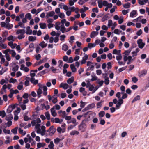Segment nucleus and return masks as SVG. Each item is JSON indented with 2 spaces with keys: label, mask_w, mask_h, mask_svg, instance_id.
I'll use <instances>...</instances> for the list:
<instances>
[{
  "label": "nucleus",
  "mask_w": 149,
  "mask_h": 149,
  "mask_svg": "<svg viewBox=\"0 0 149 149\" xmlns=\"http://www.w3.org/2000/svg\"><path fill=\"white\" fill-rule=\"evenodd\" d=\"M38 85L39 87L37 91L38 97H40V95L42 93L44 95L46 96L47 94V90L46 86L40 84H38Z\"/></svg>",
  "instance_id": "f257e3e1"
},
{
  "label": "nucleus",
  "mask_w": 149,
  "mask_h": 149,
  "mask_svg": "<svg viewBox=\"0 0 149 149\" xmlns=\"http://www.w3.org/2000/svg\"><path fill=\"white\" fill-rule=\"evenodd\" d=\"M40 125H38L35 126V128L36 129V132L38 134H40L42 136H44L45 134V127L42 126L40 128Z\"/></svg>",
  "instance_id": "f03ea898"
},
{
  "label": "nucleus",
  "mask_w": 149,
  "mask_h": 149,
  "mask_svg": "<svg viewBox=\"0 0 149 149\" xmlns=\"http://www.w3.org/2000/svg\"><path fill=\"white\" fill-rule=\"evenodd\" d=\"M66 21L65 19H64L61 20V22L59 21L56 22L54 25L55 29L58 31L60 30L61 31V26L62 25H64V24L65 23Z\"/></svg>",
  "instance_id": "7ed1b4c3"
},
{
  "label": "nucleus",
  "mask_w": 149,
  "mask_h": 149,
  "mask_svg": "<svg viewBox=\"0 0 149 149\" xmlns=\"http://www.w3.org/2000/svg\"><path fill=\"white\" fill-rule=\"evenodd\" d=\"M26 33L25 30L24 29H18L16 32L17 35H18L17 38L19 39H21L25 37L24 34Z\"/></svg>",
  "instance_id": "20e7f679"
},
{
  "label": "nucleus",
  "mask_w": 149,
  "mask_h": 149,
  "mask_svg": "<svg viewBox=\"0 0 149 149\" xmlns=\"http://www.w3.org/2000/svg\"><path fill=\"white\" fill-rule=\"evenodd\" d=\"M73 29L72 26H70L67 29L65 27L64 25H62L61 27V31L63 33H64L65 32H68Z\"/></svg>",
  "instance_id": "39448f33"
},
{
  "label": "nucleus",
  "mask_w": 149,
  "mask_h": 149,
  "mask_svg": "<svg viewBox=\"0 0 149 149\" xmlns=\"http://www.w3.org/2000/svg\"><path fill=\"white\" fill-rule=\"evenodd\" d=\"M47 97L50 102L52 101V102L54 104L56 103L58 101L57 98L56 97L54 96L52 97L50 95H48Z\"/></svg>",
  "instance_id": "423d86ee"
},
{
  "label": "nucleus",
  "mask_w": 149,
  "mask_h": 149,
  "mask_svg": "<svg viewBox=\"0 0 149 149\" xmlns=\"http://www.w3.org/2000/svg\"><path fill=\"white\" fill-rule=\"evenodd\" d=\"M41 121L40 119L39 118H37L36 120H33L31 121V123L32 125L33 126H36L37 125H39L40 126V123Z\"/></svg>",
  "instance_id": "0eeeda50"
},
{
  "label": "nucleus",
  "mask_w": 149,
  "mask_h": 149,
  "mask_svg": "<svg viewBox=\"0 0 149 149\" xmlns=\"http://www.w3.org/2000/svg\"><path fill=\"white\" fill-rule=\"evenodd\" d=\"M24 140L25 143H26L28 142H31L33 141V139L32 138L29 134H28L27 135L26 137L24 138Z\"/></svg>",
  "instance_id": "6e6552de"
},
{
  "label": "nucleus",
  "mask_w": 149,
  "mask_h": 149,
  "mask_svg": "<svg viewBox=\"0 0 149 149\" xmlns=\"http://www.w3.org/2000/svg\"><path fill=\"white\" fill-rule=\"evenodd\" d=\"M139 47L141 49H142L145 45L144 43L142 42L141 39H139L137 41Z\"/></svg>",
  "instance_id": "1a4fd4ad"
},
{
  "label": "nucleus",
  "mask_w": 149,
  "mask_h": 149,
  "mask_svg": "<svg viewBox=\"0 0 149 149\" xmlns=\"http://www.w3.org/2000/svg\"><path fill=\"white\" fill-rule=\"evenodd\" d=\"M87 65L89 67L87 70H89L92 69L93 70V68L94 67V65L93 63L91 62L88 61L87 62Z\"/></svg>",
  "instance_id": "9d476101"
},
{
  "label": "nucleus",
  "mask_w": 149,
  "mask_h": 149,
  "mask_svg": "<svg viewBox=\"0 0 149 149\" xmlns=\"http://www.w3.org/2000/svg\"><path fill=\"white\" fill-rule=\"evenodd\" d=\"M147 73V71L145 70H144L139 72L138 76L140 77H143L146 75Z\"/></svg>",
  "instance_id": "9b49d317"
},
{
  "label": "nucleus",
  "mask_w": 149,
  "mask_h": 149,
  "mask_svg": "<svg viewBox=\"0 0 149 149\" xmlns=\"http://www.w3.org/2000/svg\"><path fill=\"white\" fill-rule=\"evenodd\" d=\"M56 131V129L53 126H51L48 130V131L49 132V135H53Z\"/></svg>",
  "instance_id": "f8f14e48"
},
{
  "label": "nucleus",
  "mask_w": 149,
  "mask_h": 149,
  "mask_svg": "<svg viewBox=\"0 0 149 149\" xmlns=\"http://www.w3.org/2000/svg\"><path fill=\"white\" fill-rule=\"evenodd\" d=\"M55 13L54 11H52L47 13L46 16V18H48L50 17H52L55 15Z\"/></svg>",
  "instance_id": "ddd939ff"
},
{
  "label": "nucleus",
  "mask_w": 149,
  "mask_h": 149,
  "mask_svg": "<svg viewBox=\"0 0 149 149\" xmlns=\"http://www.w3.org/2000/svg\"><path fill=\"white\" fill-rule=\"evenodd\" d=\"M59 87L60 88H62L63 89L65 90L69 87V85L67 83H61L60 84Z\"/></svg>",
  "instance_id": "4468645a"
},
{
  "label": "nucleus",
  "mask_w": 149,
  "mask_h": 149,
  "mask_svg": "<svg viewBox=\"0 0 149 149\" xmlns=\"http://www.w3.org/2000/svg\"><path fill=\"white\" fill-rule=\"evenodd\" d=\"M31 83L34 85H36L38 83V80H35L34 77H31L30 79Z\"/></svg>",
  "instance_id": "2eb2a0df"
},
{
  "label": "nucleus",
  "mask_w": 149,
  "mask_h": 149,
  "mask_svg": "<svg viewBox=\"0 0 149 149\" xmlns=\"http://www.w3.org/2000/svg\"><path fill=\"white\" fill-rule=\"evenodd\" d=\"M8 45L12 49H13L16 47L17 44L16 43H13L12 41H10L8 43Z\"/></svg>",
  "instance_id": "dca6fc26"
},
{
  "label": "nucleus",
  "mask_w": 149,
  "mask_h": 149,
  "mask_svg": "<svg viewBox=\"0 0 149 149\" xmlns=\"http://www.w3.org/2000/svg\"><path fill=\"white\" fill-rule=\"evenodd\" d=\"M131 49H129L125 50L123 53V56H129V55L131 51Z\"/></svg>",
  "instance_id": "f3484780"
},
{
  "label": "nucleus",
  "mask_w": 149,
  "mask_h": 149,
  "mask_svg": "<svg viewBox=\"0 0 149 149\" xmlns=\"http://www.w3.org/2000/svg\"><path fill=\"white\" fill-rule=\"evenodd\" d=\"M6 140L5 141V143L6 144H9L12 141V139L10 138L9 136H6Z\"/></svg>",
  "instance_id": "a211bd4d"
},
{
  "label": "nucleus",
  "mask_w": 149,
  "mask_h": 149,
  "mask_svg": "<svg viewBox=\"0 0 149 149\" xmlns=\"http://www.w3.org/2000/svg\"><path fill=\"white\" fill-rule=\"evenodd\" d=\"M52 115L54 117L56 116L57 115V113L56 112L55 109L53 107L51 108L50 109Z\"/></svg>",
  "instance_id": "6ab92c4d"
},
{
  "label": "nucleus",
  "mask_w": 149,
  "mask_h": 149,
  "mask_svg": "<svg viewBox=\"0 0 149 149\" xmlns=\"http://www.w3.org/2000/svg\"><path fill=\"white\" fill-rule=\"evenodd\" d=\"M132 57L131 56H124L123 57V60L125 62H126L127 61H131Z\"/></svg>",
  "instance_id": "aec40b11"
},
{
  "label": "nucleus",
  "mask_w": 149,
  "mask_h": 149,
  "mask_svg": "<svg viewBox=\"0 0 149 149\" xmlns=\"http://www.w3.org/2000/svg\"><path fill=\"white\" fill-rule=\"evenodd\" d=\"M65 128H61L60 127H57V130L59 133H64L65 132Z\"/></svg>",
  "instance_id": "412c9836"
},
{
  "label": "nucleus",
  "mask_w": 149,
  "mask_h": 149,
  "mask_svg": "<svg viewBox=\"0 0 149 149\" xmlns=\"http://www.w3.org/2000/svg\"><path fill=\"white\" fill-rule=\"evenodd\" d=\"M15 38H16L15 36L10 35L7 38V39L8 40L11 41L13 42L15 40Z\"/></svg>",
  "instance_id": "4be33fe9"
},
{
  "label": "nucleus",
  "mask_w": 149,
  "mask_h": 149,
  "mask_svg": "<svg viewBox=\"0 0 149 149\" xmlns=\"http://www.w3.org/2000/svg\"><path fill=\"white\" fill-rule=\"evenodd\" d=\"M36 4V2L35 1H33L26 5V6L27 7H31V8L35 6Z\"/></svg>",
  "instance_id": "5701e85b"
},
{
  "label": "nucleus",
  "mask_w": 149,
  "mask_h": 149,
  "mask_svg": "<svg viewBox=\"0 0 149 149\" xmlns=\"http://www.w3.org/2000/svg\"><path fill=\"white\" fill-rule=\"evenodd\" d=\"M45 145V144L44 143H40L39 142L37 144V148H39L42 147H44Z\"/></svg>",
  "instance_id": "b1692460"
},
{
  "label": "nucleus",
  "mask_w": 149,
  "mask_h": 149,
  "mask_svg": "<svg viewBox=\"0 0 149 149\" xmlns=\"http://www.w3.org/2000/svg\"><path fill=\"white\" fill-rule=\"evenodd\" d=\"M47 45V44L45 43L44 41H42L39 44V45L42 48L45 47Z\"/></svg>",
  "instance_id": "393cba45"
},
{
  "label": "nucleus",
  "mask_w": 149,
  "mask_h": 149,
  "mask_svg": "<svg viewBox=\"0 0 149 149\" xmlns=\"http://www.w3.org/2000/svg\"><path fill=\"white\" fill-rule=\"evenodd\" d=\"M58 113L60 114L63 118H64L66 116V112L65 111L60 110L58 111Z\"/></svg>",
  "instance_id": "a878e982"
},
{
  "label": "nucleus",
  "mask_w": 149,
  "mask_h": 149,
  "mask_svg": "<svg viewBox=\"0 0 149 149\" xmlns=\"http://www.w3.org/2000/svg\"><path fill=\"white\" fill-rule=\"evenodd\" d=\"M109 18V17L108 14H107L104 15L102 17L101 21L102 22H104L105 21L107 20Z\"/></svg>",
  "instance_id": "bb28decb"
},
{
  "label": "nucleus",
  "mask_w": 149,
  "mask_h": 149,
  "mask_svg": "<svg viewBox=\"0 0 149 149\" xmlns=\"http://www.w3.org/2000/svg\"><path fill=\"white\" fill-rule=\"evenodd\" d=\"M6 113L4 110L0 111V117L3 118L6 116Z\"/></svg>",
  "instance_id": "cd10ccee"
},
{
  "label": "nucleus",
  "mask_w": 149,
  "mask_h": 149,
  "mask_svg": "<svg viewBox=\"0 0 149 149\" xmlns=\"http://www.w3.org/2000/svg\"><path fill=\"white\" fill-rule=\"evenodd\" d=\"M120 52L121 50H117L116 49H114L113 51V54L118 55L120 54Z\"/></svg>",
  "instance_id": "c85d7f7f"
},
{
  "label": "nucleus",
  "mask_w": 149,
  "mask_h": 149,
  "mask_svg": "<svg viewBox=\"0 0 149 149\" xmlns=\"http://www.w3.org/2000/svg\"><path fill=\"white\" fill-rule=\"evenodd\" d=\"M32 30L30 29V27L29 26L27 27L26 28V34H27L30 35L32 34Z\"/></svg>",
  "instance_id": "c756f323"
},
{
  "label": "nucleus",
  "mask_w": 149,
  "mask_h": 149,
  "mask_svg": "<svg viewBox=\"0 0 149 149\" xmlns=\"http://www.w3.org/2000/svg\"><path fill=\"white\" fill-rule=\"evenodd\" d=\"M71 70L73 72H76L77 71L76 68L74 64H71L70 65Z\"/></svg>",
  "instance_id": "7c9ffc66"
},
{
  "label": "nucleus",
  "mask_w": 149,
  "mask_h": 149,
  "mask_svg": "<svg viewBox=\"0 0 149 149\" xmlns=\"http://www.w3.org/2000/svg\"><path fill=\"white\" fill-rule=\"evenodd\" d=\"M74 79L73 77H71V78H69L67 80V83L68 84H70L72 83L74 81Z\"/></svg>",
  "instance_id": "2f4dec72"
},
{
  "label": "nucleus",
  "mask_w": 149,
  "mask_h": 149,
  "mask_svg": "<svg viewBox=\"0 0 149 149\" xmlns=\"http://www.w3.org/2000/svg\"><path fill=\"white\" fill-rule=\"evenodd\" d=\"M58 17L61 19H65V16L63 13H61L58 14Z\"/></svg>",
  "instance_id": "473e14b6"
},
{
  "label": "nucleus",
  "mask_w": 149,
  "mask_h": 149,
  "mask_svg": "<svg viewBox=\"0 0 149 149\" xmlns=\"http://www.w3.org/2000/svg\"><path fill=\"white\" fill-rule=\"evenodd\" d=\"M148 1V0H141L138 1V3L141 5H144Z\"/></svg>",
  "instance_id": "72a5a7b5"
},
{
  "label": "nucleus",
  "mask_w": 149,
  "mask_h": 149,
  "mask_svg": "<svg viewBox=\"0 0 149 149\" xmlns=\"http://www.w3.org/2000/svg\"><path fill=\"white\" fill-rule=\"evenodd\" d=\"M95 106V104L93 103L88 105L86 108H87L88 109H90L94 108Z\"/></svg>",
  "instance_id": "f704fd0d"
},
{
  "label": "nucleus",
  "mask_w": 149,
  "mask_h": 149,
  "mask_svg": "<svg viewBox=\"0 0 149 149\" xmlns=\"http://www.w3.org/2000/svg\"><path fill=\"white\" fill-rule=\"evenodd\" d=\"M17 89L19 90H22L23 88V83L20 82L18 84L17 87Z\"/></svg>",
  "instance_id": "c9c22d12"
},
{
  "label": "nucleus",
  "mask_w": 149,
  "mask_h": 149,
  "mask_svg": "<svg viewBox=\"0 0 149 149\" xmlns=\"http://www.w3.org/2000/svg\"><path fill=\"white\" fill-rule=\"evenodd\" d=\"M96 46V44H95L91 43H89L88 44V48L89 49H91L92 48H93L95 47Z\"/></svg>",
  "instance_id": "e433bc0d"
},
{
  "label": "nucleus",
  "mask_w": 149,
  "mask_h": 149,
  "mask_svg": "<svg viewBox=\"0 0 149 149\" xmlns=\"http://www.w3.org/2000/svg\"><path fill=\"white\" fill-rule=\"evenodd\" d=\"M98 33H97L95 31H92L90 35V37L91 38H93L98 35Z\"/></svg>",
  "instance_id": "4c0bfd02"
},
{
  "label": "nucleus",
  "mask_w": 149,
  "mask_h": 149,
  "mask_svg": "<svg viewBox=\"0 0 149 149\" xmlns=\"http://www.w3.org/2000/svg\"><path fill=\"white\" fill-rule=\"evenodd\" d=\"M13 27V25L10 24L9 23H6V28L8 29H11Z\"/></svg>",
  "instance_id": "58836bf2"
},
{
  "label": "nucleus",
  "mask_w": 149,
  "mask_h": 149,
  "mask_svg": "<svg viewBox=\"0 0 149 149\" xmlns=\"http://www.w3.org/2000/svg\"><path fill=\"white\" fill-rule=\"evenodd\" d=\"M88 88L89 90L90 91H92V93H94V92H93L95 89V87L94 85H91V86H90Z\"/></svg>",
  "instance_id": "ea45409f"
},
{
  "label": "nucleus",
  "mask_w": 149,
  "mask_h": 149,
  "mask_svg": "<svg viewBox=\"0 0 149 149\" xmlns=\"http://www.w3.org/2000/svg\"><path fill=\"white\" fill-rule=\"evenodd\" d=\"M9 116H7L5 118L6 120L7 121L12 120L13 118V116L11 114H9Z\"/></svg>",
  "instance_id": "a19ab883"
},
{
  "label": "nucleus",
  "mask_w": 149,
  "mask_h": 149,
  "mask_svg": "<svg viewBox=\"0 0 149 149\" xmlns=\"http://www.w3.org/2000/svg\"><path fill=\"white\" fill-rule=\"evenodd\" d=\"M136 10H133L130 13V17H133L136 14Z\"/></svg>",
  "instance_id": "79ce46f5"
},
{
  "label": "nucleus",
  "mask_w": 149,
  "mask_h": 149,
  "mask_svg": "<svg viewBox=\"0 0 149 149\" xmlns=\"http://www.w3.org/2000/svg\"><path fill=\"white\" fill-rule=\"evenodd\" d=\"M36 39L35 36H29V37L28 39L29 41H35Z\"/></svg>",
  "instance_id": "37998d69"
},
{
  "label": "nucleus",
  "mask_w": 149,
  "mask_h": 149,
  "mask_svg": "<svg viewBox=\"0 0 149 149\" xmlns=\"http://www.w3.org/2000/svg\"><path fill=\"white\" fill-rule=\"evenodd\" d=\"M3 42L0 43V47L2 49H5L7 47V45L6 44H4Z\"/></svg>",
  "instance_id": "c03bdc74"
},
{
  "label": "nucleus",
  "mask_w": 149,
  "mask_h": 149,
  "mask_svg": "<svg viewBox=\"0 0 149 149\" xmlns=\"http://www.w3.org/2000/svg\"><path fill=\"white\" fill-rule=\"evenodd\" d=\"M19 132L20 134H22V135L24 136L26 134V132L25 131H24L23 130H22L21 128H19L18 129Z\"/></svg>",
  "instance_id": "a18cd8bd"
},
{
  "label": "nucleus",
  "mask_w": 149,
  "mask_h": 149,
  "mask_svg": "<svg viewBox=\"0 0 149 149\" xmlns=\"http://www.w3.org/2000/svg\"><path fill=\"white\" fill-rule=\"evenodd\" d=\"M140 99V97L139 95H138L136 96L133 99L132 101V103H133L134 102L137 101V100H139Z\"/></svg>",
  "instance_id": "49530a36"
},
{
  "label": "nucleus",
  "mask_w": 149,
  "mask_h": 149,
  "mask_svg": "<svg viewBox=\"0 0 149 149\" xmlns=\"http://www.w3.org/2000/svg\"><path fill=\"white\" fill-rule=\"evenodd\" d=\"M40 28L42 29H45L47 26L46 24L43 23H40L39 24Z\"/></svg>",
  "instance_id": "de8ad7c7"
},
{
  "label": "nucleus",
  "mask_w": 149,
  "mask_h": 149,
  "mask_svg": "<svg viewBox=\"0 0 149 149\" xmlns=\"http://www.w3.org/2000/svg\"><path fill=\"white\" fill-rule=\"evenodd\" d=\"M70 120L71 122L73 124H74V125H78V123L76 122V120L75 118H71Z\"/></svg>",
  "instance_id": "09e8293b"
},
{
  "label": "nucleus",
  "mask_w": 149,
  "mask_h": 149,
  "mask_svg": "<svg viewBox=\"0 0 149 149\" xmlns=\"http://www.w3.org/2000/svg\"><path fill=\"white\" fill-rule=\"evenodd\" d=\"M54 145L53 144V142L52 141H51L50 142V144L48 145V146L49 148L50 149H54Z\"/></svg>",
  "instance_id": "8fccbe9b"
},
{
  "label": "nucleus",
  "mask_w": 149,
  "mask_h": 149,
  "mask_svg": "<svg viewBox=\"0 0 149 149\" xmlns=\"http://www.w3.org/2000/svg\"><path fill=\"white\" fill-rule=\"evenodd\" d=\"M66 36L65 35L63 34L60 36V40L62 41H64Z\"/></svg>",
  "instance_id": "3c124183"
},
{
  "label": "nucleus",
  "mask_w": 149,
  "mask_h": 149,
  "mask_svg": "<svg viewBox=\"0 0 149 149\" xmlns=\"http://www.w3.org/2000/svg\"><path fill=\"white\" fill-rule=\"evenodd\" d=\"M122 32L121 31L118 29H116L114 30L113 33L119 35L120 33Z\"/></svg>",
  "instance_id": "603ef678"
},
{
  "label": "nucleus",
  "mask_w": 149,
  "mask_h": 149,
  "mask_svg": "<svg viewBox=\"0 0 149 149\" xmlns=\"http://www.w3.org/2000/svg\"><path fill=\"white\" fill-rule=\"evenodd\" d=\"M91 80L92 81H95L97 79V77L95 74L91 75Z\"/></svg>",
  "instance_id": "864d4df0"
},
{
  "label": "nucleus",
  "mask_w": 149,
  "mask_h": 149,
  "mask_svg": "<svg viewBox=\"0 0 149 149\" xmlns=\"http://www.w3.org/2000/svg\"><path fill=\"white\" fill-rule=\"evenodd\" d=\"M75 39V38L74 36H71L70 38V40L69 41V42L71 44H72L74 42V40Z\"/></svg>",
  "instance_id": "5fc2aeb1"
},
{
  "label": "nucleus",
  "mask_w": 149,
  "mask_h": 149,
  "mask_svg": "<svg viewBox=\"0 0 149 149\" xmlns=\"http://www.w3.org/2000/svg\"><path fill=\"white\" fill-rule=\"evenodd\" d=\"M45 115L46 118L48 120H49L50 119V114L48 111L47 112L45 113Z\"/></svg>",
  "instance_id": "6e6d98bb"
},
{
  "label": "nucleus",
  "mask_w": 149,
  "mask_h": 149,
  "mask_svg": "<svg viewBox=\"0 0 149 149\" xmlns=\"http://www.w3.org/2000/svg\"><path fill=\"white\" fill-rule=\"evenodd\" d=\"M105 114V113L104 111H100L98 114L99 117L100 118L103 117Z\"/></svg>",
  "instance_id": "4d7b16f0"
},
{
  "label": "nucleus",
  "mask_w": 149,
  "mask_h": 149,
  "mask_svg": "<svg viewBox=\"0 0 149 149\" xmlns=\"http://www.w3.org/2000/svg\"><path fill=\"white\" fill-rule=\"evenodd\" d=\"M62 120H60L59 118H54V122L56 123H60L62 122Z\"/></svg>",
  "instance_id": "13d9d810"
},
{
  "label": "nucleus",
  "mask_w": 149,
  "mask_h": 149,
  "mask_svg": "<svg viewBox=\"0 0 149 149\" xmlns=\"http://www.w3.org/2000/svg\"><path fill=\"white\" fill-rule=\"evenodd\" d=\"M13 107H9L7 110V112L9 113L11 112L13 109Z\"/></svg>",
  "instance_id": "bf43d9fd"
},
{
  "label": "nucleus",
  "mask_w": 149,
  "mask_h": 149,
  "mask_svg": "<svg viewBox=\"0 0 149 149\" xmlns=\"http://www.w3.org/2000/svg\"><path fill=\"white\" fill-rule=\"evenodd\" d=\"M88 7H84L83 8H82L80 10V13H83L85 12L86 11L88 10Z\"/></svg>",
  "instance_id": "052dcab7"
},
{
  "label": "nucleus",
  "mask_w": 149,
  "mask_h": 149,
  "mask_svg": "<svg viewBox=\"0 0 149 149\" xmlns=\"http://www.w3.org/2000/svg\"><path fill=\"white\" fill-rule=\"evenodd\" d=\"M70 135H77L79 134V132L75 130L72 131L70 133Z\"/></svg>",
  "instance_id": "680f3d73"
},
{
  "label": "nucleus",
  "mask_w": 149,
  "mask_h": 149,
  "mask_svg": "<svg viewBox=\"0 0 149 149\" xmlns=\"http://www.w3.org/2000/svg\"><path fill=\"white\" fill-rule=\"evenodd\" d=\"M8 82V80L7 79L6 80L3 79H1L0 81V84L1 85H3L4 83H7Z\"/></svg>",
  "instance_id": "e2e57ef3"
},
{
  "label": "nucleus",
  "mask_w": 149,
  "mask_h": 149,
  "mask_svg": "<svg viewBox=\"0 0 149 149\" xmlns=\"http://www.w3.org/2000/svg\"><path fill=\"white\" fill-rule=\"evenodd\" d=\"M113 24V21L109 19L108 20L107 26L109 28Z\"/></svg>",
  "instance_id": "0e129e2a"
},
{
  "label": "nucleus",
  "mask_w": 149,
  "mask_h": 149,
  "mask_svg": "<svg viewBox=\"0 0 149 149\" xmlns=\"http://www.w3.org/2000/svg\"><path fill=\"white\" fill-rule=\"evenodd\" d=\"M10 92H11L13 94H16L19 93V91L18 90L16 89L14 90L13 89H10Z\"/></svg>",
  "instance_id": "69168bd1"
},
{
  "label": "nucleus",
  "mask_w": 149,
  "mask_h": 149,
  "mask_svg": "<svg viewBox=\"0 0 149 149\" xmlns=\"http://www.w3.org/2000/svg\"><path fill=\"white\" fill-rule=\"evenodd\" d=\"M18 128L17 127H16L15 128L12 129L11 130V132L12 133H13V134H16L17 133V130L18 129Z\"/></svg>",
  "instance_id": "338daca9"
},
{
  "label": "nucleus",
  "mask_w": 149,
  "mask_h": 149,
  "mask_svg": "<svg viewBox=\"0 0 149 149\" xmlns=\"http://www.w3.org/2000/svg\"><path fill=\"white\" fill-rule=\"evenodd\" d=\"M25 18L30 20L31 18V15L30 13H27L25 15Z\"/></svg>",
  "instance_id": "774afa93"
}]
</instances>
